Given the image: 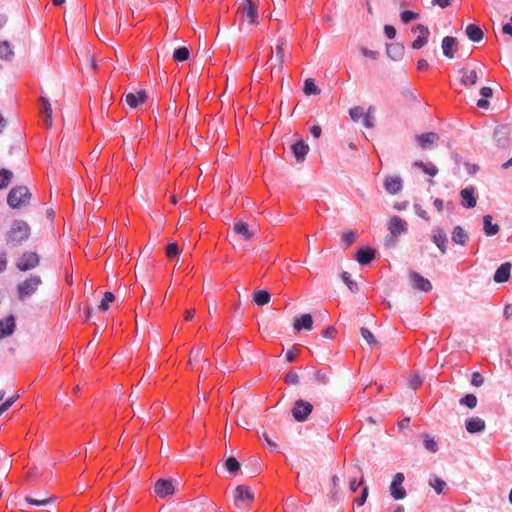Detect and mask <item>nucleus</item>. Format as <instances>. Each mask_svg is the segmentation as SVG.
Segmentation results:
<instances>
[{
  "mask_svg": "<svg viewBox=\"0 0 512 512\" xmlns=\"http://www.w3.org/2000/svg\"><path fill=\"white\" fill-rule=\"evenodd\" d=\"M261 437L264 439V441L266 442V444L274 451L277 450L278 446L277 444L271 440V438L269 437V435L267 434V432H262L261 434Z\"/></svg>",
  "mask_w": 512,
  "mask_h": 512,
  "instance_id": "338daca9",
  "label": "nucleus"
},
{
  "mask_svg": "<svg viewBox=\"0 0 512 512\" xmlns=\"http://www.w3.org/2000/svg\"><path fill=\"white\" fill-rule=\"evenodd\" d=\"M511 264L510 263H503L495 272L494 274V281L496 283H504L507 282L510 278L511 273Z\"/></svg>",
  "mask_w": 512,
  "mask_h": 512,
  "instance_id": "393cba45",
  "label": "nucleus"
},
{
  "mask_svg": "<svg viewBox=\"0 0 512 512\" xmlns=\"http://www.w3.org/2000/svg\"><path fill=\"white\" fill-rule=\"evenodd\" d=\"M233 498L238 508H247L254 501V493L249 486L238 485L234 490Z\"/></svg>",
  "mask_w": 512,
  "mask_h": 512,
  "instance_id": "39448f33",
  "label": "nucleus"
},
{
  "mask_svg": "<svg viewBox=\"0 0 512 512\" xmlns=\"http://www.w3.org/2000/svg\"><path fill=\"white\" fill-rule=\"evenodd\" d=\"M388 229L390 237L386 239V246H395L397 236L406 233L408 228L406 221L398 216H393L389 220Z\"/></svg>",
  "mask_w": 512,
  "mask_h": 512,
  "instance_id": "20e7f679",
  "label": "nucleus"
},
{
  "mask_svg": "<svg viewBox=\"0 0 512 512\" xmlns=\"http://www.w3.org/2000/svg\"><path fill=\"white\" fill-rule=\"evenodd\" d=\"M404 479H405L404 474L401 472H398L395 474V476L390 484V487H389L390 494L395 500H402L407 495L406 490L402 485L404 482Z\"/></svg>",
  "mask_w": 512,
  "mask_h": 512,
  "instance_id": "9d476101",
  "label": "nucleus"
},
{
  "mask_svg": "<svg viewBox=\"0 0 512 512\" xmlns=\"http://www.w3.org/2000/svg\"><path fill=\"white\" fill-rule=\"evenodd\" d=\"M190 51L187 47H180L173 52V59L177 62L186 61L189 58Z\"/></svg>",
  "mask_w": 512,
  "mask_h": 512,
  "instance_id": "a19ab883",
  "label": "nucleus"
},
{
  "mask_svg": "<svg viewBox=\"0 0 512 512\" xmlns=\"http://www.w3.org/2000/svg\"><path fill=\"white\" fill-rule=\"evenodd\" d=\"M238 13L250 24L257 22L258 7L252 0H243V4L238 8Z\"/></svg>",
  "mask_w": 512,
  "mask_h": 512,
  "instance_id": "6e6552de",
  "label": "nucleus"
},
{
  "mask_svg": "<svg viewBox=\"0 0 512 512\" xmlns=\"http://www.w3.org/2000/svg\"><path fill=\"white\" fill-rule=\"evenodd\" d=\"M13 177V173L5 168L0 169V189L6 188L11 179Z\"/></svg>",
  "mask_w": 512,
  "mask_h": 512,
  "instance_id": "58836bf2",
  "label": "nucleus"
},
{
  "mask_svg": "<svg viewBox=\"0 0 512 512\" xmlns=\"http://www.w3.org/2000/svg\"><path fill=\"white\" fill-rule=\"evenodd\" d=\"M313 411V405L303 399L295 401L294 406L291 409V414L295 421L304 422Z\"/></svg>",
  "mask_w": 512,
  "mask_h": 512,
  "instance_id": "423d86ee",
  "label": "nucleus"
},
{
  "mask_svg": "<svg viewBox=\"0 0 512 512\" xmlns=\"http://www.w3.org/2000/svg\"><path fill=\"white\" fill-rule=\"evenodd\" d=\"M400 17H401L402 22L407 24L410 21L417 19L419 17V15L412 11L405 10V11L401 12Z\"/></svg>",
  "mask_w": 512,
  "mask_h": 512,
  "instance_id": "864d4df0",
  "label": "nucleus"
},
{
  "mask_svg": "<svg viewBox=\"0 0 512 512\" xmlns=\"http://www.w3.org/2000/svg\"><path fill=\"white\" fill-rule=\"evenodd\" d=\"M360 333H361V336L363 337V339L371 346H375L378 344V342L376 341L373 333L368 329V328H365V327H362L360 329Z\"/></svg>",
  "mask_w": 512,
  "mask_h": 512,
  "instance_id": "de8ad7c7",
  "label": "nucleus"
},
{
  "mask_svg": "<svg viewBox=\"0 0 512 512\" xmlns=\"http://www.w3.org/2000/svg\"><path fill=\"white\" fill-rule=\"evenodd\" d=\"M31 196L26 186H16L8 193L7 203L13 209H21L29 204Z\"/></svg>",
  "mask_w": 512,
  "mask_h": 512,
  "instance_id": "f03ea898",
  "label": "nucleus"
},
{
  "mask_svg": "<svg viewBox=\"0 0 512 512\" xmlns=\"http://www.w3.org/2000/svg\"><path fill=\"white\" fill-rule=\"evenodd\" d=\"M374 112H375V108L373 106H370L368 108L366 114L362 118V124L364 125V127H366V128H373L374 127V122H373V119H372V114Z\"/></svg>",
  "mask_w": 512,
  "mask_h": 512,
  "instance_id": "09e8293b",
  "label": "nucleus"
},
{
  "mask_svg": "<svg viewBox=\"0 0 512 512\" xmlns=\"http://www.w3.org/2000/svg\"><path fill=\"white\" fill-rule=\"evenodd\" d=\"M369 495V488L368 486H363L362 488V491H361V495L359 498H356L354 500V503L357 505V506H363L367 500V497Z\"/></svg>",
  "mask_w": 512,
  "mask_h": 512,
  "instance_id": "4d7b16f0",
  "label": "nucleus"
},
{
  "mask_svg": "<svg viewBox=\"0 0 512 512\" xmlns=\"http://www.w3.org/2000/svg\"><path fill=\"white\" fill-rule=\"evenodd\" d=\"M85 65L89 69H96V60L93 55H91L89 52H86L85 54Z\"/></svg>",
  "mask_w": 512,
  "mask_h": 512,
  "instance_id": "0e129e2a",
  "label": "nucleus"
},
{
  "mask_svg": "<svg viewBox=\"0 0 512 512\" xmlns=\"http://www.w3.org/2000/svg\"><path fill=\"white\" fill-rule=\"evenodd\" d=\"M421 437L424 442V447L431 453H436L438 450V445H437V442L434 440V438H432L428 434H422Z\"/></svg>",
  "mask_w": 512,
  "mask_h": 512,
  "instance_id": "4c0bfd02",
  "label": "nucleus"
},
{
  "mask_svg": "<svg viewBox=\"0 0 512 512\" xmlns=\"http://www.w3.org/2000/svg\"><path fill=\"white\" fill-rule=\"evenodd\" d=\"M165 253L168 258H173V257L179 255L180 250H179L177 243L176 242L169 243L166 247Z\"/></svg>",
  "mask_w": 512,
  "mask_h": 512,
  "instance_id": "603ef678",
  "label": "nucleus"
},
{
  "mask_svg": "<svg viewBox=\"0 0 512 512\" xmlns=\"http://www.w3.org/2000/svg\"><path fill=\"white\" fill-rule=\"evenodd\" d=\"M366 112L364 111L363 107L361 106H355L349 110V115L352 121L358 122L362 120Z\"/></svg>",
  "mask_w": 512,
  "mask_h": 512,
  "instance_id": "c03bdc74",
  "label": "nucleus"
},
{
  "mask_svg": "<svg viewBox=\"0 0 512 512\" xmlns=\"http://www.w3.org/2000/svg\"><path fill=\"white\" fill-rule=\"evenodd\" d=\"M40 263L39 256L35 252L23 253L16 263V267L20 271H28L36 268Z\"/></svg>",
  "mask_w": 512,
  "mask_h": 512,
  "instance_id": "1a4fd4ad",
  "label": "nucleus"
},
{
  "mask_svg": "<svg viewBox=\"0 0 512 512\" xmlns=\"http://www.w3.org/2000/svg\"><path fill=\"white\" fill-rule=\"evenodd\" d=\"M233 231L235 234L241 236L246 241L251 240L256 235V231L249 229L248 224L242 220L234 221Z\"/></svg>",
  "mask_w": 512,
  "mask_h": 512,
  "instance_id": "4468645a",
  "label": "nucleus"
},
{
  "mask_svg": "<svg viewBox=\"0 0 512 512\" xmlns=\"http://www.w3.org/2000/svg\"><path fill=\"white\" fill-rule=\"evenodd\" d=\"M285 45L286 42L284 40H279L275 46V57L271 55L269 58V61L272 63L271 74H280L283 70L285 61Z\"/></svg>",
  "mask_w": 512,
  "mask_h": 512,
  "instance_id": "0eeeda50",
  "label": "nucleus"
},
{
  "mask_svg": "<svg viewBox=\"0 0 512 512\" xmlns=\"http://www.w3.org/2000/svg\"><path fill=\"white\" fill-rule=\"evenodd\" d=\"M466 36L475 43H479L484 38L482 29L476 24H469L465 30Z\"/></svg>",
  "mask_w": 512,
  "mask_h": 512,
  "instance_id": "bb28decb",
  "label": "nucleus"
},
{
  "mask_svg": "<svg viewBox=\"0 0 512 512\" xmlns=\"http://www.w3.org/2000/svg\"><path fill=\"white\" fill-rule=\"evenodd\" d=\"M462 205L467 208H474L476 206V198L474 197V188H464L461 190Z\"/></svg>",
  "mask_w": 512,
  "mask_h": 512,
  "instance_id": "cd10ccee",
  "label": "nucleus"
},
{
  "mask_svg": "<svg viewBox=\"0 0 512 512\" xmlns=\"http://www.w3.org/2000/svg\"><path fill=\"white\" fill-rule=\"evenodd\" d=\"M359 51L364 57H367V58H370L373 60H376L379 57L378 51L370 50L364 46L359 47Z\"/></svg>",
  "mask_w": 512,
  "mask_h": 512,
  "instance_id": "6e6d98bb",
  "label": "nucleus"
},
{
  "mask_svg": "<svg viewBox=\"0 0 512 512\" xmlns=\"http://www.w3.org/2000/svg\"><path fill=\"white\" fill-rule=\"evenodd\" d=\"M413 166L419 167L423 170V172L431 177H434L438 174V168L432 163H424L423 161H415Z\"/></svg>",
  "mask_w": 512,
  "mask_h": 512,
  "instance_id": "f704fd0d",
  "label": "nucleus"
},
{
  "mask_svg": "<svg viewBox=\"0 0 512 512\" xmlns=\"http://www.w3.org/2000/svg\"><path fill=\"white\" fill-rule=\"evenodd\" d=\"M415 213L424 220H429L430 216L426 210H424L420 205H414Z\"/></svg>",
  "mask_w": 512,
  "mask_h": 512,
  "instance_id": "69168bd1",
  "label": "nucleus"
},
{
  "mask_svg": "<svg viewBox=\"0 0 512 512\" xmlns=\"http://www.w3.org/2000/svg\"><path fill=\"white\" fill-rule=\"evenodd\" d=\"M42 284V280L39 276L33 275L18 284L17 296L18 299L24 301L27 297L32 296Z\"/></svg>",
  "mask_w": 512,
  "mask_h": 512,
  "instance_id": "7ed1b4c3",
  "label": "nucleus"
},
{
  "mask_svg": "<svg viewBox=\"0 0 512 512\" xmlns=\"http://www.w3.org/2000/svg\"><path fill=\"white\" fill-rule=\"evenodd\" d=\"M125 102L130 108H137L140 104L147 101L148 96L145 90L137 91L136 93L129 92L124 95Z\"/></svg>",
  "mask_w": 512,
  "mask_h": 512,
  "instance_id": "ddd939ff",
  "label": "nucleus"
},
{
  "mask_svg": "<svg viewBox=\"0 0 512 512\" xmlns=\"http://www.w3.org/2000/svg\"><path fill=\"white\" fill-rule=\"evenodd\" d=\"M452 240L459 245H465L468 240V234L461 226H456L452 232Z\"/></svg>",
  "mask_w": 512,
  "mask_h": 512,
  "instance_id": "72a5a7b5",
  "label": "nucleus"
},
{
  "mask_svg": "<svg viewBox=\"0 0 512 512\" xmlns=\"http://www.w3.org/2000/svg\"><path fill=\"white\" fill-rule=\"evenodd\" d=\"M480 94L483 97L477 101V106L479 108H488L489 101L486 98H489L493 95V90L490 87H482L480 89Z\"/></svg>",
  "mask_w": 512,
  "mask_h": 512,
  "instance_id": "c9c22d12",
  "label": "nucleus"
},
{
  "mask_svg": "<svg viewBox=\"0 0 512 512\" xmlns=\"http://www.w3.org/2000/svg\"><path fill=\"white\" fill-rule=\"evenodd\" d=\"M375 257V251L372 248H361L356 251L355 258L361 265L369 264Z\"/></svg>",
  "mask_w": 512,
  "mask_h": 512,
  "instance_id": "b1692460",
  "label": "nucleus"
},
{
  "mask_svg": "<svg viewBox=\"0 0 512 512\" xmlns=\"http://www.w3.org/2000/svg\"><path fill=\"white\" fill-rule=\"evenodd\" d=\"M461 73V83L465 86H473L478 82L479 75L476 69L468 70L466 68H462L460 70Z\"/></svg>",
  "mask_w": 512,
  "mask_h": 512,
  "instance_id": "5701e85b",
  "label": "nucleus"
},
{
  "mask_svg": "<svg viewBox=\"0 0 512 512\" xmlns=\"http://www.w3.org/2000/svg\"><path fill=\"white\" fill-rule=\"evenodd\" d=\"M433 242L443 254L447 252L448 238L442 229L437 228L433 230Z\"/></svg>",
  "mask_w": 512,
  "mask_h": 512,
  "instance_id": "4be33fe9",
  "label": "nucleus"
},
{
  "mask_svg": "<svg viewBox=\"0 0 512 512\" xmlns=\"http://www.w3.org/2000/svg\"><path fill=\"white\" fill-rule=\"evenodd\" d=\"M416 30L419 31V35L412 42V44H411L412 49H420V48H422L425 44L428 43V38L430 36V31H429L428 27H426V26H424L422 24H418L414 28H412L413 32H416Z\"/></svg>",
  "mask_w": 512,
  "mask_h": 512,
  "instance_id": "f8f14e48",
  "label": "nucleus"
},
{
  "mask_svg": "<svg viewBox=\"0 0 512 512\" xmlns=\"http://www.w3.org/2000/svg\"><path fill=\"white\" fill-rule=\"evenodd\" d=\"M410 279L414 287L422 292H428L432 289L431 282L415 271L410 272Z\"/></svg>",
  "mask_w": 512,
  "mask_h": 512,
  "instance_id": "2eb2a0df",
  "label": "nucleus"
},
{
  "mask_svg": "<svg viewBox=\"0 0 512 512\" xmlns=\"http://www.w3.org/2000/svg\"><path fill=\"white\" fill-rule=\"evenodd\" d=\"M499 225L492 223V216L485 215L483 217V230L487 236H494L499 232Z\"/></svg>",
  "mask_w": 512,
  "mask_h": 512,
  "instance_id": "7c9ffc66",
  "label": "nucleus"
},
{
  "mask_svg": "<svg viewBox=\"0 0 512 512\" xmlns=\"http://www.w3.org/2000/svg\"><path fill=\"white\" fill-rule=\"evenodd\" d=\"M154 492L160 498H167L173 496L176 489L171 480L159 479L155 482Z\"/></svg>",
  "mask_w": 512,
  "mask_h": 512,
  "instance_id": "9b49d317",
  "label": "nucleus"
},
{
  "mask_svg": "<svg viewBox=\"0 0 512 512\" xmlns=\"http://www.w3.org/2000/svg\"><path fill=\"white\" fill-rule=\"evenodd\" d=\"M416 140L422 149H427L439 140V136L435 132H427L417 135Z\"/></svg>",
  "mask_w": 512,
  "mask_h": 512,
  "instance_id": "412c9836",
  "label": "nucleus"
},
{
  "mask_svg": "<svg viewBox=\"0 0 512 512\" xmlns=\"http://www.w3.org/2000/svg\"><path fill=\"white\" fill-rule=\"evenodd\" d=\"M357 238V234L356 232L350 230V231H347L344 235H343V241L347 246L351 245Z\"/></svg>",
  "mask_w": 512,
  "mask_h": 512,
  "instance_id": "680f3d73",
  "label": "nucleus"
},
{
  "mask_svg": "<svg viewBox=\"0 0 512 512\" xmlns=\"http://www.w3.org/2000/svg\"><path fill=\"white\" fill-rule=\"evenodd\" d=\"M15 318L13 315H9L3 320H0V339L12 335L15 331Z\"/></svg>",
  "mask_w": 512,
  "mask_h": 512,
  "instance_id": "a211bd4d",
  "label": "nucleus"
},
{
  "mask_svg": "<svg viewBox=\"0 0 512 512\" xmlns=\"http://www.w3.org/2000/svg\"><path fill=\"white\" fill-rule=\"evenodd\" d=\"M299 355V349L296 347H292L286 352L285 358L288 363H292L296 360Z\"/></svg>",
  "mask_w": 512,
  "mask_h": 512,
  "instance_id": "052dcab7",
  "label": "nucleus"
},
{
  "mask_svg": "<svg viewBox=\"0 0 512 512\" xmlns=\"http://www.w3.org/2000/svg\"><path fill=\"white\" fill-rule=\"evenodd\" d=\"M303 92L306 95H318L320 94V89L316 86L312 78H307L304 82Z\"/></svg>",
  "mask_w": 512,
  "mask_h": 512,
  "instance_id": "e433bc0d",
  "label": "nucleus"
},
{
  "mask_svg": "<svg viewBox=\"0 0 512 512\" xmlns=\"http://www.w3.org/2000/svg\"><path fill=\"white\" fill-rule=\"evenodd\" d=\"M363 485H364V478H363V476L359 480H357L356 477H351L349 479V490L351 492H356V490L359 487L363 486Z\"/></svg>",
  "mask_w": 512,
  "mask_h": 512,
  "instance_id": "5fc2aeb1",
  "label": "nucleus"
},
{
  "mask_svg": "<svg viewBox=\"0 0 512 512\" xmlns=\"http://www.w3.org/2000/svg\"><path fill=\"white\" fill-rule=\"evenodd\" d=\"M56 500H57V497L53 496V495H49V496H47L45 498H41V499H37L32 496H26L24 498V501L27 504L35 505V506H47V505L55 503Z\"/></svg>",
  "mask_w": 512,
  "mask_h": 512,
  "instance_id": "c756f323",
  "label": "nucleus"
},
{
  "mask_svg": "<svg viewBox=\"0 0 512 512\" xmlns=\"http://www.w3.org/2000/svg\"><path fill=\"white\" fill-rule=\"evenodd\" d=\"M460 404L465 405L470 409H473L477 405V397L474 394H467L460 399Z\"/></svg>",
  "mask_w": 512,
  "mask_h": 512,
  "instance_id": "8fccbe9b",
  "label": "nucleus"
},
{
  "mask_svg": "<svg viewBox=\"0 0 512 512\" xmlns=\"http://www.w3.org/2000/svg\"><path fill=\"white\" fill-rule=\"evenodd\" d=\"M384 33L389 39H394L396 36V29L391 25L384 26Z\"/></svg>",
  "mask_w": 512,
  "mask_h": 512,
  "instance_id": "774afa93",
  "label": "nucleus"
},
{
  "mask_svg": "<svg viewBox=\"0 0 512 512\" xmlns=\"http://www.w3.org/2000/svg\"><path fill=\"white\" fill-rule=\"evenodd\" d=\"M483 383H484L483 376L479 372H474L472 374L471 384L476 387H480L483 385Z\"/></svg>",
  "mask_w": 512,
  "mask_h": 512,
  "instance_id": "e2e57ef3",
  "label": "nucleus"
},
{
  "mask_svg": "<svg viewBox=\"0 0 512 512\" xmlns=\"http://www.w3.org/2000/svg\"><path fill=\"white\" fill-rule=\"evenodd\" d=\"M384 187L389 194L395 195L402 190V179L399 176H389L385 179Z\"/></svg>",
  "mask_w": 512,
  "mask_h": 512,
  "instance_id": "6ab92c4d",
  "label": "nucleus"
},
{
  "mask_svg": "<svg viewBox=\"0 0 512 512\" xmlns=\"http://www.w3.org/2000/svg\"><path fill=\"white\" fill-rule=\"evenodd\" d=\"M341 277H342L343 282L348 286V288L352 292H357L358 291L357 284L351 279V276H350V274L348 272L344 271L342 273Z\"/></svg>",
  "mask_w": 512,
  "mask_h": 512,
  "instance_id": "3c124183",
  "label": "nucleus"
},
{
  "mask_svg": "<svg viewBox=\"0 0 512 512\" xmlns=\"http://www.w3.org/2000/svg\"><path fill=\"white\" fill-rule=\"evenodd\" d=\"M429 484L437 494H442L446 488V482L439 477L431 479Z\"/></svg>",
  "mask_w": 512,
  "mask_h": 512,
  "instance_id": "37998d69",
  "label": "nucleus"
},
{
  "mask_svg": "<svg viewBox=\"0 0 512 512\" xmlns=\"http://www.w3.org/2000/svg\"><path fill=\"white\" fill-rule=\"evenodd\" d=\"M13 50L8 41L0 42V58L10 59L13 56Z\"/></svg>",
  "mask_w": 512,
  "mask_h": 512,
  "instance_id": "79ce46f5",
  "label": "nucleus"
},
{
  "mask_svg": "<svg viewBox=\"0 0 512 512\" xmlns=\"http://www.w3.org/2000/svg\"><path fill=\"white\" fill-rule=\"evenodd\" d=\"M271 295L266 290H256L253 292V301L258 306L266 305L270 302Z\"/></svg>",
  "mask_w": 512,
  "mask_h": 512,
  "instance_id": "473e14b6",
  "label": "nucleus"
},
{
  "mask_svg": "<svg viewBox=\"0 0 512 512\" xmlns=\"http://www.w3.org/2000/svg\"><path fill=\"white\" fill-rule=\"evenodd\" d=\"M115 299V296L112 292H105L104 296L99 304V309L102 311H106L109 308V304L112 303Z\"/></svg>",
  "mask_w": 512,
  "mask_h": 512,
  "instance_id": "a18cd8bd",
  "label": "nucleus"
},
{
  "mask_svg": "<svg viewBox=\"0 0 512 512\" xmlns=\"http://www.w3.org/2000/svg\"><path fill=\"white\" fill-rule=\"evenodd\" d=\"M485 429V422L479 417H473L466 421V430L469 433L481 432Z\"/></svg>",
  "mask_w": 512,
  "mask_h": 512,
  "instance_id": "c85d7f7f",
  "label": "nucleus"
},
{
  "mask_svg": "<svg viewBox=\"0 0 512 512\" xmlns=\"http://www.w3.org/2000/svg\"><path fill=\"white\" fill-rule=\"evenodd\" d=\"M456 45H457V39L455 37H452V36L444 37L442 40L443 54L449 59L454 58V54H455L454 48Z\"/></svg>",
  "mask_w": 512,
  "mask_h": 512,
  "instance_id": "a878e982",
  "label": "nucleus"
},
{
  "mask_svg": "<svg viewBox=\"0 0 512 512\" xmlns=\"http://www.w3.org/2000/svg\"><path fill=\"white\" fill-rule=\"evenodd\" d=\"M292 153L297 162L304 161L306 155L309 152V146L303 141L298 140L291 146Z\"/></svg>",
  "mask_w": 512,
  "mask_h": 512,
  "instance_id": "aec40b11",
  "label": "nucleus"
},
{
  "mask_svg": "<svg viewBox=\"0 0 512 512\" xmlns=\"http://www.w3.org/2000/svg\"><path fill=\"white\" fill-rule=\"evenodd\" d=\"M41 102L43 104V110L42 113L45 116L44 124L46 128L52 127V106L49 102V100L45 97H41Z\"/></svg>",
  "mask_w": 512,
  "mask_h": 512,
  "instance_id": "2f4dec72",
  "label": "nucleus"
},
{
  "mask_svg": "<svg viewBox=\"0 0 512 512\" xmlns=\"http://www.w3.org/2000/svg\"><path fill=\"white\" fill-rule=\"evenodd\" d=\"M293 328L296 331H301L302 329L305 330H312L313 328V318L312 315L309 313L302 314L300 316H297L294 318Z\"/></svg>",
  "mask_w": 512,
  "mask_h": 512,
  "instance_id": "dca6fc26",
  "label": "nucleus"
},
{
  "mask_svg": "<svg viewBox=\"0 0 512 512\" xmlns=\"http://www.w3.org/2000/svg\"><path fill=\"white\" fill-rule=\"evenodd\" d=\"M30 227L23 220H15L7 233V245L19 246L28 240Z\"/></svg>",
  "mask_w": 512,
  "mask_h": 512,
  "instance_id": "f257e3e1",
  "label": "nucleus"
},
{
  "mask_svg": "<svg viewBox=\"0 0 512 512\" xmlns=\"http://www.w3.org/2000/svg\"><path fill=\"white\" fill-rule=\"evenodd\" d=\"M285 382L287 384L296 385L299 382V375L297 371L291 370L285 376Z\"/></svg>",
  "mask_w": 512,
  "mask_h": 512,
  "instance_id": "13d9d810",
  "label": "nucleus"
},
{
  "mask_svg": "<svg viewBox=\"0 0 512 512\" xmlns=\"http://www.w3.org/2000/svg\"><path fill=\"white\" fill-rule=\"evenodd\" d=\"M224 466L226 470L231 474L236 473L240 469V463L235 457H228L225 459Z\"/></svg>",
  "mask_w": 512,
  "mask_h": 512,
  "instance_id": "ea45409f",
  "label": "nucleus"
},
{
  "mask_svg": "<svg viewBox=\"0 0 512 512\" xmlns=\"http://www.w3.org/2000/svg\"><path fill=\"white\" fill-rule=\"evenodd\" d=\"M311 381L315 385H325L327 383V374L323 370H319L313 374Z\"/></svg>",
  "mask_w": 512,
  "mask_h": 512,
  "instance_id": "49530a36",
  "label": "nucleus"
},
{
  "mask_svg": "<svg viewBox=\"0 0 512 512\" xmlns=\"http://www.w3.org/2000/svg\"><path fill=\"white\" fill-rule=\"evenodd\" d=\"M404 45L398 42L386 45V55L394 61H400L404 56Z\"/></svg>",
  "mask_w": 512,
  "mask_h": 512,
  "instance_id": "f3484780",
  "label": "nucleus"
},
{
  "mask_svg": "<svg viewBox=\"0 0 512 512\" xmlns=\"http://www.w3.org/2000/svg\"><path fill=\"white\" fill-rule=\"evenodd\" d=\"M202 349V347L192 349V351L190 352L189 364H192L193 362L197 363L200 361Z\"/></svg>",
  "mask_w": 512,
  "mask_h": 512,
  "instance_id": "bf43d9fd",
  "label": "nucleus"
}]
</instances>
